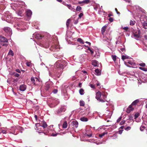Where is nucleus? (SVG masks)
<instances>
[{
	"label": "nucleus",
	"mask_w": 147,
	"mask_h": 147,
	"mask_svg": "<svg viewBox=\"0 0 147 147\" xmlns=\"http://www.w3.org/2000/svg\"><path fill=\"white\" fill-rule=\"evenodd\" d=\"M101 96V94L100 91H98L96 94V98L98 101H99L101 102H105V100L100 98Z\"/></svg>",
	"instance_id": "obj_1"
},
{
	"label": "nucleus",
	"mask_w": 147,
	"mask_h": 147,
	"mask_svg": "<svg viewBox=\"0 0 147 147\" xmlns=\"http://www.w3.org/2000/svg\"><path fill=\"white\" fill-rule=\"evenodd\" d=\"M8 42V40L4 37L0 36V42L2 43V42Z\"/></svg>",
	"instance_id": "obj_2"
},
{
	"label": "nucleus",
	"mask_w": 147,
	"mask_h": 147,
	"mask_svg": "<svg viewBox=\"0 0 147 147\" xmlns=\"http://www.w3.org/2000/svg\"><path fill=\"white\" fill-rule=\"evenodd\" d=\"M63 64L61 63L59 64L58 66L59 67L62 69V70H63V69L67 65V63L66 61H63Z\"/></svg>",
	"instance_id": "obj_3"
},
{
	"label": "nucleus",
	"mask_w": 147,
	"mask_h": 147,
	"mask_svg": "<svg viewBox=\"0 0 147 147\" xmlns=\"http://www.w3.org/2000/svg\"><path fill=\"white\" fill-rule=\"evenodd\" d=\"M132 106L131 104L129 106L126 111L127 113H129L134 110V108L132 107Z\"/></svg>",
	"instance_id": "obj_4"
},
{
	"label": "nucleus",
	"mask_w": 147,
	"mask_h": 147,
	"mask_svg": "<svg viewBox=\"0 0 147 147\" xmlns=\"http://www.w3.org/2000/svg\"><path fill=\"white\" fill-rule=\"evenodd\" d=\"M4 30L5 32L8 33L9 34H10L11 33V29L9 27H5L4 28Z\"/></svg>",
	"instance_id": "obj_5"
},
{
	"label": "nucleus",
	"mask_w": 147,
	"mask_h": 147,
	"mask_svg": "<svg viewBox=\"0 0 147 147\" xmlns=\"http://www.w3.org/2000/svg\"><path fill=\"white\" fill-rule=\"evenodd\" d=\"M26 89V85L23 84L20 86L19 87V90L22 91H25Z\"/></svg>",
	"instance_id": "obj_6"
},
{
	"label": "nucleus",
	"mask_w": 147,
	"mask_h": 147,
	"mask_svg": "<svg viewBox=\"0 0 147 147\" xmlns=\"http://www.w3.org/2000/svg\"><path fill=\"white\" fill-rule=\"evenodd\" d=\"M51 43V42H46L43 45V47L45 48H48L50 46Z\"/></svg>",
	"instance_id": "obj_7"
},
{
	"label": "nucleus",
	"mask_w": 147,
	"mask_h": 147,
	"mask_svg": "<svg viewBox=\"0 0 147 147\" xmlns=\"http://www.w3.org/2000/svg\"><path fill=\"white\" fill-rule=\"evenodd\" d=\"M91 2L90 0H85L82 1H79L78 3L79 4L84 3L85 4H88L90 3Z\"/></svg>",
	"instance_id": "obj_8"
},
{
	"label": "nucleus",
	"mask_w": 147,
	"mask_h": 147,
	"mask_svg": "<svg viewBox=\"0 0 147 147\" xmlns=\"http://www.w3.org/2000/svg\"><path fill=\"white\" fill-rule=\"evenodd\" d=\"M65 110V109L63 107L60 108L57 111V113H60L63 112H64Z\"/></svg>",
	"instance_id": "obj_9"
},
{
	"label": "nucleus",
	"mask_w": 147,
	"mask_h": 147,
	"mask_svg": "<svg viewBox=\"0 0 147 147\" xmlns=\"http://www.w3.org/2000/svg\"><path fill=\"white\" fill-rule=\"evenodd\" d=\"M71 124L75 128H77L78 127V123L77 121H72Z\"/></svg>",
	"instance_id": "obj_10"
},
{
	"label": "nucleus",
	"mask_w": 147,
	"mask_h": 147,
	"mask_svg": "<svg viewBox=\"0 0 147 147\" xmlns=\"http://www.w3.org/2000/svg\"><path fill=\"white\" fill-rule=\"evenodd\" d=\"M92 65L94 66H97L98 64V61L96 60H93L92 61Z\"/></svg>",
	"instance_id": "obj_11"
},
{
	"label": "nucleus",
	"mask_w": 147,
	"mask_h": 147,
	"mask_svg": "<svg viewBox=\"0 0 147 147\" xmlns=\"http://www.w3.org/2000/svg\"><path fill=\"white\" fill-rule=\"evenodd\" d=\"M43 37V36L40 34H37L35 37V38L37 39H41Z\"/></svg>",
	"instance_id": "obj_12"
},
{
	"label": "nucleus",
	"mask_w": 147,
	"mask_h": 147,
	"mask_svg": "<svg viewBox=\"0 0 147 147\" xmlns=\"http://www.w3.org/2000/svg\"><path fill=\"white\" fill-rule=\"evenodd\" d=\"M137 32H136V33H134V36L136 37L137 38H138L140 37V31L139 30H138V33L137 34L136 33Z\"/></svg>",
	"instance_id": "obj_13"
},
{
	"label": "nucleus",
	"mask_w": 147,
	"mask_h": 147,
	"mask_svg": "<svg viewBox=\"0 0 147 147\" xmlns=\"http://www.w3.org/2000/svg\"><path fill=\"white\" fill-rule=\"evenodd\" d=\"M50 46H51V47L50 48V50L51 51H53V49L55 47V44L52 42L51 43V44L50 45Z\"/></svg>",
	"instance_id": "obj_14"
},
{
	"label": "nucleus",
	"mask_w": 147,
	"mask_h": 147,
	"mask_svg": "<svg viewBox=\"0 0 147 147\" xmlns=\"http://www.w3.org/2000/svg\"><path fill=\"white\" fill-rule=\"evenodd\" d=\"M32 14V12L30 10H28L26 12V15L28 17H30Z\"/></svg>",
	"instance_id": "obj_15"
},
{
	"label": "nucleus",
	"mask_w": 147,
	"mask_h": 147,
	"mask_svg": "<svg viewBox=\"0 0 147 147\" xmlns=\"http://www.w3.org/2000/svg\"><path fill=\"white\" fill-rule=\"evenodd\" d=\"M106 26H103L101 29V32L102 35H104V33L106 30Z\"/></svg>",
	"instance_id": "obj_16"
},
{
	"label": "nucleus",
	"mask_w": 147,
	"mask_h": 147,
	"mask_svg": "<svg viewBox=\"0 0 147 147\" xmlns=\"http://www.w3.org/2000/svg\"><path fill=\"white\" fill-rule=\"evenodd\" d=\"M95 71L96 73V74L97 75H100L101 74V71L98 69H96L95 70Z\"/></svg>",
	"instance_id": "obj_17"
},
{
	"label": "nucleus",
	"mask_w": 147,
	"mask_h": 147,
	"mask_svg": "<svg viewBox=\"0 0 147 147\" xmlns=\"http://www.w3.org/2000/svg\"><path fill=\"white\" fill-rule=\"evenodd\" d=\"M139 101L137 99L134 101H133L132 103H131V105H137L139 102Z\"/></svg>",
	"instance_id": "obj_18"
},
{
	"label": "nucleus",
	"mask_w": 147,
	"mask_h": 147,
	"mask_svg": "<svg viewBox=\"0 0 147 147\" xmlns=\"http://www.w3.org/2000/svg\"><path fill=\"white\" fill-rule=\"evenodd\" d=\"M67 126V123L66 121H65L62 125L63 128H66Z\"/></svg>",
	"instance_id": "obj_19"
},
{
	"label": "nucleus",
	"mask_w": 147,
	"mask_h": 147,
	"mask_svg": "<svg viewBox=\"0 0 147 147\" xmlns=\"http://www.w3.org/2000/svg\"><path fill=\"white\" fill-rule=\"evenodd\" d=\"M80 120L82 121H88V119L86 117H83L80 118Z\"/></svg>",
	"instance_id": "obj_20"
},
{
	"label": "nucleus",
	"mask_w": 147,
	"mask_h": 147,
	"mask_svg": "<svg viewBox=\"0 0 147 147\" xmlns=\"http://www.w3.org/2000/svg\"><path fill=\"white\" fill-rule=\"evenodd\" d=\"M71 20L70 19H68L66 22V25L67 28L69 26V24L71 23Z\"/></svg>",
	"instance_id": "obj_21"
},
{
	"label": "nucleus",
	"mask_w": 147,
	"mask_h": 147,
	"mask_svg": "<svg viewBox=\"0 0 147 147\" xmlns=\"http://www.w3.org/2000/svg\"><path fill=\"white\" fill-rule=\"evenodd\" d=\"M42 126L44 128H45L47 126V125L45 121H42Z\"/></svg>",
	"instance_id": "obj_22"
},
{
	"label": "nucleus",
	"mask_w": 147,
	"mask_h": 147,
	"mask_svg": "<svg viewBox=\"0 0 147 147\" xmlns=\"http://www.w3.org/2000/svg\"><path fill=\"white\" fill-rule=\"evenodd\" d=\"M84 90L82 88L80 89L79 90V93L80 95H82L84 94Z\"/></svg>",
	"instance_id": "obj_23"
},
{
	"label": "nucleus",
	"mask_w": 147,
	"mask_h": 147,
	"mask_svg": "<svg viewBox=\"0 0 147 147\" xmlns=\"http://www.w3.org/2000/svg\"><path fill=\"white\" fill-rule=\"evenodd\" d=\"M67 6L68 7V8L71 10H73V9H74L72 6L71 4H67Z\"/></svg>",
	"instance_id": "obj_24"
},
{
	"label": "nucleus",
	"mask_w": 147,
	"mask_h": 147,
	"mask_svg": "<svg viewBox=\"0 0 147 147\" xmlns=\"http://www.w3.org/2000/svg\"><path fill=\"white\" fill-rule=\"evenodd\" d=\"M8 54L9 55H11L12 56H13L14 55L13 52L11 49L9 50Z\"/></svg>",
	"instance_id": "obj_25"
},
{
	"label": "nucleus",
	"mask_w": 147,
	"mask_h": 147,
	"mask_svg": "<svg viewBox=\"0 0 147 147\" xmlns=\"http://www.w3.org/2000/svg\"><path fill=\"white\" fill-rule=\"evenodd\" d=\"M31 80L32 83H33L34 84H36L35 78H34L33 77H31Z\"/></svg>",
	"instance_id": "obj_26"
},
{
	"label": "nucleus",
	"mask_w": 147,
	"mask_h": 147,
	"mask_svg": "<svg viewBox=\"0 0 147 147\" xmlns=\"http://www.w3.org/2000/svg\"><path fill=\"white\" fill-rule=\"evenodd\" d=\"M143 27L145 29L147 28V23L146 22H144L143 24Z\"/></svg>",
	"instance_id": "obj_27"
},
{
	"label": "nucleus",
	"mask_w": 147,
	"mask_h": 147,
	"mask_svg": "<svg viewBox=\"0 0 147 147\" xmlns=\"http://www.w3.org/2000/svg\"><path fill=\"white\" fill-rule=\"evenodd\" d=\"M80 105L81 106H84L85 105L84 102L82 100H80Z\"/></svg>",
	"instance_id": "obj_28"
},
{
	"label": "nucleus",
	"mask_w": 147,
	"mask_h": 147,
	"mask_svg": "<svg viewBox=\"0 0 147 147\" xmlns=\"http://www.w3.org/2000/svg\"><path fill=\"white\" fill-rule=\"evenodd\" d=\"M17 14L18 15L22 16L23 15V13L22 11H20L18 12Z\"/></svg>",
	"instance_id": "obj_29"
},
{
	"label": "nucleus",
	"mask_w": 147,
	"mask_h": 147,
	"mask_svg": "<svg viewBox=\"0 0 147 147\" xmlns=\"http://www.w3.org/2000/svg\"><path fill=\"white\" fill-rule=\"evenodd\" d=\"M77 41L80 42V43L82 44H84V42L83 40L81 38H78L77 40Z\"/></svg>",
	"instance_id": "obj_30"
},
{
	"label": "nucleus",
	"mask_w": 147,
	"mask_h": 147,
	"mask_svg": "<svg viewBox=\"0 0 147 147\" xmlns=\"http://www.w3.org/2000/svg\"><path fill=\"white\" fill-rule=\"evenodd\" d=\"M135 22L132 20H130V25L131 26H133L135 24Z\"/></svg>",
	"instance_id": "obj_31"
},
{
	"label": "nucleus",
	"mask_w": 147,
	"mask_h": 147,
	"mask_svg": "<svg viewBox=\"0 0 147 147\" xmlns=\"http://www.w3.org/2000/svg\"><path fill=\"white\" fill-rule=\"evenodd\" d=\"M139 69L141 70H142L143 71H147V69L145 68L142 67H139Z\"/></svg>",
	"instance_id": "obj_32"
},
{
	"label": "nucleus",
	"mask_w": 147,
	"mask_h": 147,
	"mask_svg": "<svg viewBox=\"0 0 147 147\" xmlns=\"http://www.w3.org/2000/svg\"><path fill=\"white\" fill-rule=\"evenodd\" d=\"M139 116V113H136L135 114L134 116V119H136Z\"/></svg>",
	"instance_id": "obj_33"
},
{
	"label": "nucleus",
	"mask_w": 147,
	"mask_h": 147,
	"mask_svg": "<svg viewBox=\"0 0 147 147\" xmlns=\"http://www.w3.org/2000/svg\"><path fill=\"white\" fill-rule=\"evenodd\" d=\"M128 59V56L124 55H123L122 56V59L123 60H124L125 59Z\"/></svg>",
	"instance_id": "obj_34"
},
{
	"label": "nucleus",
	"mask_w": 147,
	"mask_h": 147,
	"mask_svg": "<svg viewBox=\"0 0 147 147\" xmlns=\"http://www.w3.org/2000/svg\"><path fill=\"white\" fill-rule=\"evenodd\" d=\"M87 47L88 48V50H89L90 52H91V54H92L94 53V52L88 46Z\"/></svg>",
	"instance_id": "obj_35"
},
{
	"label": "nucleus",
	"mask_w": 147,
	"mask_h": 147,
	"mask_svg": "<svg viewBox=\"0 0 147 147\" xmlns=\"http://www.w3.org/2000/svg\"><path fill=\"white\" fill-rule=\"evenodd\" d=\"M112 58L113 60L114 61L116 60V55H112Z\"/></svg>",
	"instance_id": "obj_36"
},
{
	"label": "nucleus",
	"mask_w": 147,
	"mask_h": 147,
	"mask_svg": "<svg viewBox=\"0 0 147 147\" xmlns=\"http://www.w3.org/2000/svg\"><path fill=\"white\" fill-rule=\"evenodd\" d=\"M82 9V7L80 6H77L76 8V10L80 11Z\"/></svg>",
	"instance_id": "obj_37"
},
{
	"label": "nucleus",
	"mask_w": 147,
	"mask_h": 147,
	"mask_svg": "<svg viewBox=\"0 0 147 147\" xmlns=\"http://www.w3.org/2000/svg\"><path fill=\"white\" fill-rule=\"evenodd\" d=\"M111 40V38L108 39L107 38H106L103 39V40L104 41H107L108 42V40Z\"/></svg>",
	"instance_id": "obj_38"
},
{
	"label": "nucleus",
	"mask_w": 147,
	"mask_h": 147,
	"mask_svg": "<svg viewBox=\"0 0 147 147\" xmlns=\"http://www.w3.org/2000/svg\"><path fill=\"white\" fill-rule=\"evenodd\" d=\"M139 65L140 66H141L142 67H144L146 65L144 63H139Z\"/></svg>",
	"instance_id": "obj_39"
},
{
	"label": "nucleus",
	"mask_w": 147,
	"mask_h": 147,
	"mask_svg": "<svg viewBox=\"0 0 147 147\" xmlns=\"http://www.w3.org/2000/svg\"><path fill=\"white\" fill-rule=\"evenodd\" d=\"M125 120L122 121L120 123V125H123L125 123Z\"/></svg>",
	"instance_id": "obj_40"
},
{
	"label": "nucleus",
	"mask_w": 147,
	"mask_h": 147,
	"mask_svg": "<svg viewBox=\"0 0 147 147\" xmlns=\"http://www.w3.org/2000/svg\"><path fill=\"white\" fill-rule=\"evenodd\" d=\"M50 87L49 85L48 84H47L46 86L45 89L46 90H48Z\"/></svg>",
	"instance_id": "obj_41"
},
{
	"label": "nucleus",
	"mask_w": 147,
	"mask_h": 147,
	"mask_svg": "<svg viewBox=\"0 0 147 147\" xmlns=\"http://www.w3.org/2000/svg\"><path fill=\"white\" fill-rule=\"evenodd\" d=\"M131 128V127L129 126H128L126 128H125V130L126 131H128Z\"/></svg>",
	"instance_id": "obj_42"
},
{
	"label": "nucleus",
	"mask_w": 147,
	"mask_h": 147,
	"mask_svg": "<svg viewBox=\"0 0 147 147\" xmlns=\"http://www.w3.org/2000/svg\"><path fill=\"white\" fill-rule=\"evenodd\" d=\"M13 75L15 77H18L19 76V74L16 73H14Z\"/></svg>",
	"instance_id": "obj_43"
},
{
	"label": "nucleus",
	"mask_w": 147,
	"mask_h": 147,
	"mask_svg": "<svg viewBox=\"0 0 147 147\" xmlns=\"http://www.w3.org/2000/svg\"><path fill=\"white\" fill-rule=\"evenodd\" d=\"M121 118H122V117L121 116H120L119 118V119H118L117 121V123H118V122H120V121L121 120Z\"/></svg>",
	"instance_id": "obj_44"
},
{
	"label": "nucleus",
	"mask_w": 147,
	"mask_h": 147,
	"mask_svg": "<svg viewBox=\"0 0 147 147\" xmlns=\"http://www.w3.org/2000/svg\"><path fill=\"white\" fill-rule=\"evenodd\" d=\"M145 126H141L140 127V130L141 131H142L145 128Z\"/></svg>",
	"instance_id": "obj_45"
},
{
	"label": "nucleus",
	"mask_w": 147,
	"mask_h": 147,
	"mask_svg": "<svg viewBox=\"0 0 147 147\" xmlns=\"http://www.w3.org/2000/svg\"><path fill=\"white\" fill-rule=\"evenodd\" d=\"M109 21L111 22H113V18L111 17H109Z\"/></svg>",
	"instance_id": "obj_46"
},
{
	"label": "nucleus",
	"mask_w": 147,
	"mask_h": 147,
	"mask_svg": "<svg viewBox=\"0 0 147 147\" xmlns=\"http://www.w3.org/2000/svg\"><path fill=\"white\" fill-rule=\"evenodd\" d=\"M128 28H129L128 27H124V28H123V29L124 30H125V31H127Z\"/></svg>",
	"instance_id": "obj_47"
},
{
	"label": "nucleus",
	"mask_w": 147,
	"mask_h": 147,
	"mask_svg": "<svg viewBox=\"0 0 147 147\" xmlns=\"http://www.w3.org/2000/svg\"><path fill=\"white\" fill-rule=\"evenodd\" d=\"M31 64V63L30 62H27L26 63V65L28 66H30Z\"/></svg>",
	"instance_id": "obj_48"
},
{
	"label": "nucleus",
	"mask_w": 147,
	"mask_h": 147,
	"mask_svg": "<svg viewBox=\"0 0 147 147\" xmlns=\"http://www.w3.org/2000/svg\"><path fill=\"white\" fill-rule=\"evenodd\" d=\"M115 11H116V12L118 14H119V15H120V13L118 11V10H117V9L116 8H115Z\"/></svg>",
	"instance_id": "obj_49"
},
{
	"label": "nucleus",
	"mask_w": 147,
	"mask_h": 147,
	"mask_svg": "<svg viewBox=\"0 0 147 147\" xmlns=\"http://www.w3.org/2000/svg\"><path fill=\"white\" fill-rule=\"evenodd\" d=\"M83 15V14L82 13H80V14L79 15V18H80Z\"/></svg>",
	"instance_id": "obj_50"
},
{
	"label": "nucleus",
	"mask_w": 147,
	"mask_h": 147,
	"mask_svg": "<svg viewBox=\"0 0 147 147\" xmlns=\"http://www.w3.org/2000/svg\"><path fill=\"white\" fill-rule=\"evenodd\" d=\"M58 90L57 89H54L53 91V92L54 94H56Z\"/></svg>",
	"instance_id": "obj_51"
},
{
	"label": "nucleus",
	"mask_w": 147,
	"mask_h": 147,
	"mask_svg": "<svg viewBox=\"0 0 147 147\" xmlns=\"http://www.w3.org/2000/svg\"><path fill=\"white\" fill-rule=\"evenodd\" d=\"M86 135L90 137L92 136V134H88L86 133Z\"/></svg>",
	"instance_id": "obj_52"
},
{
	"label": "nucleus",
	"mask_w": 147,
	"mask_h": 147,
	"mask_svg": "<svg viewBox=\"0 0 147 147\" xmlns=\"http://www.w3.org/2000/svg\"><path fill=\"white\" fill-rule=\"evenodd\" d=\"M8 45V44L7 43H4V44H2V45L3 46L7 47Z\"/></svg>",
	"instance_id": "obj_53"
},
{
	"label": "nucleus",
	"mask_w": 147,
	"mask_h": 147,
	"mask_svg": "<svg viewBox=\"0 0 147 147\" xmlns=\"http://www.w3.org/2000/svg\"><path fill=\"white\" fill-rule=\"evenodd\" d=\"M120 50L122 52L124 51H125V48H121Z\"/></svg>",
	"instance_id": "obj_54"
},
{
	"label": "nucleus",
	"mask_w": 147,
	"mask_h": 147,
	"mask_svg": "<svg viewBox=\"0 0 147 147\" xmlns=\"http://www.w3.org/2000/svg\"><path fill=\"white\" fill-rule=\"evenodd\" d=\"M78 20H75L74 22V24H76L78 23Z\"/></svg>",
	"instance_id": "obj_55"
},
{
	"label": "nucleus",
	"mask_w": 147,
	"mask_h": 147,
	"mask_svg": "<svg viewBox=\"0 0 147 147\" xmlns=\"http://www.w3.org/2000/svg\"><path fill=\"white\" fill-rule=\"evenodd\" d=\"M62 4H63V5H65V6H67V4L65 2V1H63V2H62Z\"/></svg>",
	"instance_id": "obj_56"
},
{
	"label": "nucleus",
	"mask_w": 147,
	"mask_h": 147,
	"mask_svg": "<svg viewBox=\"0 0 147 147\" xmlns=\"http://www.w3.org/2000/svg\"><path fill=\"white\" fill-rule=\"evenodd\" d=\"M128 63L131 65H132V62L131 61H129L128 62Z\"/></svg>",
	"instance_id": "obj_57"
},
{
	"label": "nucleus",
	"mask_w": 147,
	"mask_h": 147,
	"mask_svg": "<svg viewBox=\"0 0 147 147\" xmlns=\"http://www.w3.org/2000/svg\"><path fill=\"white\" fill-rule=\"evenodd\" d=\"M123 131V130H119V134H121L122 133Z\"/></svg>",
	"instance_id": "obj_58"
},
{
	"label": "nucleus",
	"mask_w": 147,
	"mask_h": 147,
	"mask_svg": "<svg viewBox=\"0 0 147 147\" xmlns=\"http://www.w3.org/2000/svg\"><path fill=\"white\" fill-rule=\"evenodd\" d=\"M90 86L92 88H95V86L94 85L91 84Z\"/></svg>",
	"instance_id": "obj_59"
},
{
	"label": "nucleus",
	"mask_w": 147,
	"mask_h": 147,
	"mask_svg": "<svg viewBox=\"0 0 147 147\" xmlns=\"http://www.w3.org/2000/svg\"><path fill=\"white\" fill-rule=\"evenodd\" d=\"M102 95L104 97V98H105V97H106V96H105V93L104 92H103V93H102Z\"/></svg>",
	"instance_id": "obj_60"
},
{
	"label": "nucleus",
	"mask_w": 147,
	"mask_h": 147,
	"mask_svg": "<svg viewBox=\"0 0 147 147\" xmlns=\"http://www.w3.org/2000/svg\"><path fill=\"white\" fill-rule=\"evenodd\" d=\"M35 82H38L39 81V80L37 78H35Z\"/></svg>",
	"instance_id": "obj_61"
},
{
	"label": "nucleus",
	"mask_w": 147,
	"mask_h": 147,
	"mask_svg": "<svg viewBox=\"0 0 147 147\" xmlns=\"http://www.w3.org/2000/svg\"><path fill=\"white\" fill-rule=\"evenodd\" d=\"M81 85H82V83H79V84H78V86L80 88H81V87H82V86H81Z\"/></svg>",
	"instance_id": "obj_62"
},
{
	"label": "nucleus",
	"mask_w": 147,
	"mask_h": 147,
	"mask_svg": "<svg viewBox=\"0 0 147 147\" xmlns=\"http://www.w3.org/2000/svg\"><path fill=\"white\" fill-rule=\"evenodd\" d=\"M16 71L18 73H20L21 72V71L19 69H16Z\"/></svg>",
	"instance_id": "obj_63"
},
{
	"label": "nucleus",
	"mask_w": 147,
	"mask_h": 147,
	"mask_svg": "<svg viewBox=\"0 0 147 147\" xmlns=\"http://www.w3.org/2000/svg\"><path fill=\"white\" fill-rule=\"evenodd\" d=\"M98 136L99 137L101 138L103 136V135L102 134H100L98 135Z\"/></svg>",
	"instance_id": "obj_64"
}]
</instances>
